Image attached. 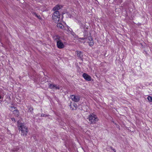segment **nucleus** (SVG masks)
I'll use <instances>...</instances> for the list:
<instances>
[{
    "instance_id": "15",
    "label": "nucleus",
    "mask_w": 152,
    "mask_h": 152,
    "mask_svg": "<svg viewBox=\"0 0 152 152\" xmlns=\"http://www.w3.org/2000/svg\"><path fill=\"white\" fill-rule=\"evenodd\" d=\"M53 38L54 40H56V42L58 40V39H59V37L58 36L56 35L53 37Z\"/></svg>"
},
{
    "instance_id": "19",
    "label": "nucleus",
    "mask_w": 152,
    "mask_h": 152,
    "mask_svg": "<svg viewBox=\"0 0 152 152\" xmlns=\"http://www.w3.org/2000/svg\"><path fill=\"white\" fill-rule=\"evenodd\" d=\"M46 115H45V114H42L41 115V116L42 117H46Z\"/></svg>"
},
{
    "instance_id": "12",
    "label": "nucleus",
    "mask_w": 152,
    "mask_h": 152,
    "mask_svg": "<svg viewBox=\"0 0 152 152\" xmlns=\"http://www.w3.org/2000/svg\"><path fill=\"white\" fill-rule=\"evenodd\" d=\"M64 30H67L68 32V33H71L72 31V30L69 27L67 26H65Z\"/></svg>"
},
{
    "instance_id": "16",
    "label": "nucleus",
    "mask_w": 152,
    "mask_h": 152,
    "mask_svg": "<svg viewBox=\"0 0 152 152\" xmlns=\"http://www.w3.org/2000/svg\"><path fill=\"white\" fill-rule=\"evenodd\" d=\"M10 110L11 111H13L15 110H17V108L15 107H10Z\"/></svg>"
},
{
    "instance_id": "1",
    "label": "nucleus",
    "mask_w": 152,
    "mask_h": 152,
    "mask_svg": "<svg viewBox=\"0 0 152 152\" xmlns=\"http://www.w3.org/2000/svg\"><path fill=\"white\" fill-rule=\"evenodd\" d=\"M18 126L19 129L21 131V133L23 136H26L28 133V129L26 126H25L23 124H19L18 123Z\"/></svg>"
},
{
    "instance_id": "23",
    "label": "nucleus",
    "mask_w": 152,
    "mask_h": 152,
    "mask_svg": "<svg viewBox=\"0 0 152 152\" xmlns=\"http://www.w3.org/2000/svg\"><path fill=\"white\" fill-rule=\"evenodd\" d=\"M37 16V17L38 18H39V17H40V16H38V15H36Z\"/></svg>"
},
{
    "instance_id": "13",
    "label": "nucleus",
    "mask_w": 152,
    "mask_h": 152,
    "mask_svg": "<svg viewBox=\"0 0 152 152\" xmlns=\"http://www.w3.org/2000/svg\"><path fill=\"white\" fill-rule=\"evenodd\" d=\"M13 113L15 116H18L19 115V111L17 110L13 111Z\"/></svg>"
},
{
    "instance_id": "3",
    "label": "nucleus",
    "mask_w": 152,
    "mask_h": 152,
    "mask_svg": "<svg viewBox=\"0 0 152 152\" xmlns=\"http://www.w3.org/2000/svg\"><path fill=\"white\" fill-rule=\"evenodd\" d=\"M57 47L59 49L63 48L65 47L64 43L60 39H58V40L57 41Z\"/></svg>"
},
{
    "instance_id": "18",
    "label": "nucleus",
    "mask_w": 152,
    "mask_h": 152,
    "mask_svg": "<svg viewBox=\"0 0 152 152\" xmlns=\"http://www.w3.org/2000/svg\"><path fill=\"white\" fill-rule=\"evenodd\" d=\"M11 120L12 121H14V122H15V118H11Z\"/></svg>"
},
{
    "instance_id": "17",
    "label": "nucleus",
    "mask_w": 152,
    "mask_h": 152,
    "mask_svg": "<svg viewBox=\"0 0 152 152\" xmlns=\"http://www.w3.org/2000/svg\"><path fill=\"white\" fill-rule=\"evenodd\" d=\"M147 99L149 101L152 102V97L151 96H148Z\"/></svg>"
},
{
    "instance_id": "11",
    "label": "nucleus",
    "mask_w": 152,
    "mask_h": 152,
    "mask_svg": "<svg viewBox=\"0 0 152 152\" xmlns=\"http://www.w3.org/2000/svg\"><path fill=\"white\" fill-rule=\"evenodd\" d=\"M60 17V15L59 12L58 11H56L54 13L53 15L52 16V17Z\"/></svg>"
},
{
    "instance_id": "6",
    "label": "nucleus",
    "mask_w": 152,
    "mask_h": 152,
    "mask_svg": "<svg viewBox=\"0 0 152 152\" xmlns=\"http://www.w3.org/2000/svg\"><path fill=\"white\" fill-rule=\"evenodd\" d=\"M83 77L84 79L87 81H90L91 80V77L89 75L86 73H84L83 74Z\"/></svg>"
},
{
    "instance_id": "20",
    "label": "nucleus",
    "mask_w": 152,
    "mask_h": 152,
    "mask_svg": "<svg viewBox=\"0 0 152 152\" xmlns=\"http://www.w3.org/2000/svg\"><path fill=\"white\" fill-rule=\"evenodd\" d=\"M84 39H85L83 38H80V40H84Z\"/></svg>"
},
{
    "instance_id": "9",
    "label": "nucleus",
    "mask_w": 152,
    "mask_h": 152,
    "mask_svg": "<svg viewBox=\"0 0 152 152\" xmlns=\"http://www.w3.org/2000/svg\"><path fill=\"white\" fill-rule=\"evenodd\" d=\"M49 88L51 89H59V88L58 86H57L56 85L53 84L50 85L49 86Z\"/></svg>"
},
{
    "instance_id": "5",
    "label": "nucleus",
    "mask_w": 152,
    "mask_h": 152,
    "mask_svg": "<svg viewBox=\"0 0 152 152\" xmlns=\"http://www.w3.org/2000/svg\"><path fill=\"white\" fill-rule=\"evenodd\" d=\"M87 41L90 46H93L94 44V42L92 39V38L91 36H89L88 37Z\"/></svg>"
},
{
    "instance_id": "14",
    "label": "nucleus",
    "mask_w": 152,
    "mask_h": 152,
    "mask_svg": "<svg viewBox=\"0 0 152 152\" xmlns=\"http://www.w3.org/2000/svg\"><path fill=\"white\" fill-rule=\"evenodd\" d=\"M76 54H77V56L79 57H81L83 55L82 52L79 51H77Z\"/></svg>"
},
{
    "instance_id": "7",
    "label": "nucleus",
    "mask_w": 152,
    "mask_h": 152,
    "mask_svg": "<svg viewBox=\"0 0 152 152\" xmlns=\"http://www.w3.org/2000/svg\"><path fill=\"white\" fill-rule=\"evenodd\" d=\"M53 21L56 23H58L60 21V17H52Z\"/></svg>"
},
{
    "instance_id": "21",
    "label": "nucleus",
    "mask_w": 152,
    "mask_h": 152,
    "mask_svg": "<svg viewBox=\"0 0 152 152\" xmlns=\"http://www.w3.org/2000/svg\"><path fill=\"white\" fill-rule=\"evenodd\" d=\"M29 110L30 111H32V110H33V108L31 107V108H30L29 109Z\"/></svg>"
},
{
    "instance_id": "2",
    "label": "nucleus",
    "mask_w": 152,
    "mask_h": 152,
    "mask_svg": "<svg viewBox=\"0 0 152 152\" xmlns=\"http://www.w3.org/2000/svg\"><path fill=\"white\" fill-rule=\"evenodd\" d=\"M88 119L91 124H94L98 120V119L96 115L94 113L90 114L88 116Z\"/></svg>"
},
{
    "instance_id": "8",
    "label": "nucleus",
    "mask_w": 152,
    "mask_h": 152,
    "mask_svg": "<svg viewBox=\"0 0 152 152\" xmlns=\"http://www.w3.org/2000/svg\"><path fill=\"white\" fill-rule=\"evenodd\" d=\"M59 23H57V27L60 28L61 29H63L64 28H65V26H64L61 23V21L59 22Z\"/></svg>"
},
{
    "instance_id": "22",
    "label": "nucleus",
    "mask_w": 152,
    "mask_h": 152,
    "mask_svg": "<svg viewBox=\"0 0 152 152\" xmlns=\"http://www.w3.org/2000/svg\"><path fill=\"white\" fill-rule=\"evenodd\" d=\"M74 107H75V108H77V106L76 105V104H75L74 105Z\"/></svg>"
},
{
    "instance_id": "10",
    "label": "nucleus",
    "mask_w": 152,
    "mask_h": 152,
    "mask_svg": "<svg viewBox=\"0 0 152 152\" xmlns=\"http://www.w3.org/2000/svg\"><path fill=\"white\" fill-rule=\"evenodd\" d=\"M62 7L61 5L58 4L53 9L54 11H56V10H59Z\"/></svg>"
},
{
    "instance_id": "4",
    "label": "nucleus",
    "mask_w": 152,
    "mask_h": 152,
    "mask_svg": "<svg viewBox=\"0 0 152 152\" xmlns=\"http://www.w3.org/2000/svg\"><path fill=\"white\" fill-rule=\"evenodd\" d=\"M71 98L73 101L77 102L79 101L80 97L78 95H72L71 96Z\"/></svg>"
}]
</instances>
